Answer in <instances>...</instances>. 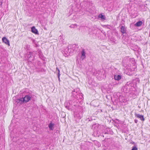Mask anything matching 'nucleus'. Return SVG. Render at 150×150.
<instances>
[{
  "mask_svg": "<svg viewBox=\"0 0 150 150\" xmlns=\"http://www.w3.org/2000/svg\"><path fill=\"white\" fill-rule=\"evenodd\" d=\"M134 88L132 83L127 82V84L123 87V91L125 93H129L130 94V96L134 97L135 95L134 91Z\"/></svg>",
  "mask_w": 150,
  "mask_h": 150,
  "instance_id": "f257e3e1",
  "label": "nucleus"
},
{
  "mask_svg": "<svg viewBox=\"0 0 150 150\" xmlns=\"http://www.w3.org/2000/svg\"><path fill=\"white\" fill-rule=\"evenodd\" d=\"M79 89L76 88L72 92V97L76 99L79 103L83 99V95L79 92Z\"/></svg>",
  "mask_w": 150,
  "mask_h": 150,
  "instance_id": "f03ea898",
  "label": "nucleus"
},
{
  "mask_svg": "<svg viewBox=\"0 0 150 150\" xmlns=\"http://www.w3.org/2000/svg\"><path fill=\"white\" fill-rule=\"evenodd\" d=\"M73 102L71 100L66 102L64 103L65 108L68 110H71L72 108Z\"/></svg>",
  "mask_w": 150,
  "mask_h": 150,
  "instance_id": "7ed1b4c3",
  "label": "nucleus"
},
{
  "mask_svg": "<svg viewBox=\"0 0 150 150\" xmlns=\"http://www.w3.org/2000/svg\"><path fill=\"white\" fill-rule=\"evenodd\" d=\"M31 98V95H26L24 98H21V102L26 103L30 100Z\"/></svg>",
  "mask_w": 150,
  "mask_h": 150,
  "instance_id": "20e7f679",
  "label": "nucleus"
},
{
  "mask_svg": "<svg viewBox=\"0 0 150 150\" xmlns=\"http://www.w3.org/2000/svg\"><path fill=\"white\" fill-rule=\"evenodd\" d=\"M70 46H68V48L65 49L64 52L65 54L67 55H68L70 53L71 54L72 51L71 50V49H69Z\"/></svg>",
  "mask_w": 150,
  "mask_h": 150,
  "instance_id": "39448f33",
  "label": "nucleus"
},
{
  "mask_svg": "<svg viewBox=\"0 0 150 150\" xmlns=\"http://www.w3.org/2000/svg\"><path fill=\"white\" fill-rule=\"evenodd\" d=\"M2 41L3 42H4L5 44L8 45L9 46L10 45L9 40L5 37L2 38Z\"/></svg>",
  "mask_w": 150,
  "mask_h": 150,
  "instance_id": "423d86ee",
  "label": "nucleus"
},
{
  "mask_svg": "<svg viewBox=\"0 0 150 150\" xmlns=\"http://www.w3.org/2000/svg\"><path fill=\"white\" fill-rule=\"evenodd\" d=\"M28 57L29 61H32L33 59V55L32 53L29 52L28 54Z\"/></svg>",
  "mask_w": 150,
  "mask_h": 150,
  "instance_id": "0eeeda50",
  "label": "nucleus"
},
{
  "mask_svg": "<svg viewBox=\"0 0 150 150\" xmlns=\"http://www.w3.org/2000/svg\"><path fill=\"white\" fill-rule=\"evenodd\" d=\"M81 58L83 59L86 57V52L84 49H83L81 52Z\"/></svg>",
  "mask_w": 150,
  "mask_h": 150,
  "instance_id": "6e6552de",
  "label": "nucleus"
},
{
  "mask_svg": "<svg viewBox=\"0 0 150 150\" xmlns=\"http://www.w3.org/2000/svg\"><path fill=\"white\" fill-rule=\"evenodd\" d=\"M78 47V45L76 44H73L71 45V47L70 46V49L71 48V50H72L73 51L75 50H76Z\"/></svg>",
  "mask_w": 150,
  "mask_h": 150,
  "instance_id": "1a4fd4ad",
  "label": "nucleus"
},
{
  "mask_svg": "<svg viewBox=\"0 0 150 150\" xmlns=\"http://www.w3.org/2000/svg\"><path fill=\"white\" fill-rule=\"evenodd\" d=\"M135 117L139 118L142 121H143L144 120V116L143 115L136 113L135 114Z\"/></svg>",
  "mask_w": 150,
  "mask_h": 150,
  "instance_id": "9d476101",
  "label": "nucleus"
},
{
  "mask_svg": "<svg viewBox=\"0 0 150 150\" xmlns=\"http://www.w3.org/2000/svg\"><path fill=\"white\" fill-rule=\"evenodd\" d=\"M120 31L122 34L125 33L126 31V28L125 26L122 25L120 28Z\"/></svg>",
  "mask_w": 150,
  "mask_h": 150,
  "instance_id": "9b49d317",
  "label": "nucleus"
},
{
  "mask_svg": "<svg viewBox=\"0 0 150 150\" xmlns=\"http://www.w3.org/2000/svg\"><path fill=\"white\" fill-rule=\"evenodd\" d=\"M121 78V76L120 75L116 74L114 76V79L115 80L117 81H119Z\"/></svg>",
  "mask_w": 150,
  "mask_h": 150,
  "instance_id": "f8f14e48",
  "label": "nucleus"
},
{
  "mask_svg": "<svg viewBox=\"0 0 150 150\" xmlns=\"http://www.w3.org/2000/svg\"><path fill=\"white\" fill-rule=\"evenodd\" d=\"M31 31L32 33L35 34H38V31L36 29L35 27L34 26H33L31 28Z\"/></svg>",
  "mask_w": 150,
  "mask_h": 150,
  "instance_id": "ddd939ff",
  "label": "nucleus"
},
{
  "mask_svg": "<svg viewBox=\"0 0 150 150\" xmlns=\"http://www.w3.org/2000/svg\"><path fill=\"white\" fill-rule=\"evenodd\" d=\"M99 124L98 123H95L92 125V128L95 129V130H96L99 127Z\"/></svg>",
  "mask_w": 150,
  "mask_h": 150,
  "instance_id": "4468645a",
  "label": "nucleus"
},
{
  "mask_svg": "<svg viewBox=\"0 0 150 150\" xmlns=\"http://www.w3.org/2000/svg\"><path fill=\"white\" fill-rule=\"evenodd\" d=\"M54 124L52 123L51 122L48 125V127L50 130H53L54 128Z\"/></svg>",
  "mask_w": 150,
  "mask_h": 150,
  "instance_id": "2eb2a0df",
  "label": "nucleus"
},
{
  "mask_svg": "<svg viewBox=\"0 0 150 150\" xmlns=\"http://www.w3.org/2000/svg\"><path fill=\"white\" fill-rule=\"evenodd\" d=\"M142 24V22L141 21H139L137 22L135 24V25L137 27H139L141 26Z\"/></svg>",
  "mask_w": 150,
  "mask_h": 150,
  "instance_id": "dca6fc26",
  "label": "nucleus"
},
{
  "mask_svg": "<svg viewBox=\"0 0 150 150\" xmlns=\"http://www.w3.org/2000/svg\"><path fill=\"white\" fill-rule=\"evenodd\" d=\"M98 18H100L102 20H105V18L104 16L101 14L99 15Z\"/></svg>",
  "mask_w": 150,
  "mask_h": 150,
  "instance_id": "f3484780",
  "label": "nucleus"
},
{
  "mask_svg": "<svg viewBox=\"0 0 150 150\" xmlns=\"http://www.w3.org/2000/svg\"><path fill=\"white\" fill-rule=\"evenodd\" d=\"M59 39L60 41L62 42L63 43H64L63 40H64V39L63 37L60 35L59 38Z\"/></svg>",
  "mask_w": 150,
  "mask_h": 150,
  "instance_id": "a211bd4d",
  "label": "nucleus"
},
{
  "mask_svg": "<svg viewBox=\"0 0 150 150\" xmlns=\"http://www.w3.org/2000/svg\"><path fill=\"white\" fill-rule=\"evenodd\" d=\"M94 143L98 147H99L100 146V143L99 142L97 141H95Z\"/></svg>",
  "mask_w": 150,
  "mask_h": 150,
  "instance_id": "6ab92c4d",
  "label": "nucleus"
},
{
  "mask_svg": "<svg viewBox=\"0 0 150 150\" xmlns=\"http://www.w3.org/2000/svg\"><path fill=\"white\" fill-rule=\"evenodd\" d=\"M56 69L58 71V72L57 73V76L58 79H59V77H60V71L59 69L57 67L56 68Z\"/></svg>",
  "mask_w": 150,
  "mask_h": 150,
  "instance_id": "aec40b11",
  "label": "nucleus"
},
{
  "mask_svg": "<svg viewBox=\"0 0 150 150\" xmlns=\"http://www.w3.org/2000/svg\"><path fill=\"white\" fill-rule=\"evenodd\" d=\"M76 25H77L76 24H72L70 26V27L71 28H74L76 26Z\"/></svg>",
  "mask_w": 150,
  "mask_h": 150,
  "instance_id": "412c9836",
  "label": "nucleus"
},
{
  "mask_svg": "<svg viewBox=\"0 0 150 150\" xmlns=\"http://www.w3.org/2000/svg\"><path fill=\"white\" fill-rule=\"evenodd\" d=\"M137 148L135 146H134L131 150H137Z\"/></svg>",
  "mask_w": 150,
  "mask_h": 150,
  "instance_id": "4be33fe9",
  "label": "nucleus"
},
{
  "mask_svg": "<svg viewBox=\"0 0 150 150\" xmlns=\"http://www.w3.org/2000/svg\"><path fill=\"white\" fill-rule=\"evenodd\" d=\"M20 101L21 102V98H20V99H17L16 100V102L17 103H18L20 102ZM21 103L22 102H21Z\"/></svg>",
  "mask_w": 150,
  "mask_h": 150,
  "instance_id": "5701e85b",
  "label": "nucleus"
},
{
  "mask_svg": "<svg viewBox=\"0 0 150 150\" xmlns=\"http://www.w3.org/2000/svg\"><path fill=\"white\" fill-rule=\"evenodd\" d=\"M2 4V0H0V6Z\"/></svg>",
  "mask_w": 150,
  "mask_h": 150,
  "instance_id": "b1692460",
  "label": "nucleus"
},
{
  "mask_svg": "<svg viewBox=\"0 0 150 150\" xmlns=\"http://www.w3.org/2000/svg\"><path fill=\"white\" fill-rule=\"evenodd\" d=\"M137 122H138V120H136V119H135V120H134V122H135V123H137Z\"/></svg>",
  "mask_w": 150,
  "mask_h": 150,
  "instance_id": "393cba45",
  "label": "nucleus"
},
{
  "mask_svg": "<svg viewBox=\"0 0 150 150\" xmlns=\"http://www.w3.org/2000/svg\"><path fill=\"white\" fill-rule=\"evenodd\" d=\"M88 119H89L88 121H91V120H92V119L91 118V117H90V118H88Z\"/></svg>",
  "mask_w": 150,
  "mask_h": 150,
  "instance_id": "a878e982",
  "label": "nucleus"
},
{
  "mask_svg": "<svg viewBox=\"0 0 150 150\" xmlns=\"http://www.w3.org/2000/svg\"><path fill=\"white\" fill-rule=\"evenodd\" d=\"M112 40L113 41V42H115L116 40H115V39L114 38H112Z\"/></svg>",
  "mask_w": 150,
  "mask_h": 150,
  "instance_id": "bb28decb",
  "label": "nucleus"
},
{
  "mask_svg": "<svg viewBox=\"0 0 150 150\" xmlns=\"http://www.w3.org/2000/svg\"><path fill=\"white\" fill-rule=\"evenodd\" d=\"M108 134V133H107V132H105V134Z\"/></svg>",
  "mask_w": 150,
  "mask_h": 150,
  "instance_id": "cd10ccee",
  "label": "nucleus"
},
{
  "mask_svg": "<svg viewBox=\"0 0 150 150\" xmlns=\"http://www.w3.org/2000/svg\"><path fill=\"white\" fill-rule=\"evenodd\" d=\"M41 51H39V54H40V53H41Z\"/></svg>",
  "mask_w": 150,
  "mask_h": 150,
  "instance_id": "c85d7f7f",
  "label": "nucleus"
},
{
  "mask_svg": "<svg viewBox=\"0 0 150 150\" xmlns=\"http://www.w3.org/2000/svg\"><path fill=\"white\" fill-rule=\"evenodd\" d=\"M42 70H41V71H43V70H44V69H42Z\"/></svg>",
  "mask_w": 150,
  "mask_h": 150,
  "instance_id": "c756f323",
  "label": "nucleus"
},
{
  "mask_svg": "<svg viewBox=\"0 0 150 150\" xmlns=\"http://www.w3.org/2000/svg\"><path fill=\"white\" fill-rule=\"evenodd\" d=\"M59 80V81H60V77H59V79H58Z\"/></svg>",
  "mask_w": 150,
  "mask_h": 150,
  "instance_id": "7c9ffc66",
  "label": "nucleus"
},
{
  "mask_svg": "<svg viewBox=\"0 0 150 150\" xmlns=\"http://www.w3.org/2000/svg\"><path fill=\"white\" fill-rule=\"evenodd\" d=\"M103 32H104V31H103H103H102V33H103Z\"/></svg>",
  "mask_w": 150,
  "mask_h": 150,
  "instance_id": "2f4dec72",
  "label": "nucleus"
},
{
  "mask_svg": "<svg viewBox=\"0 0 150 150\" xmlns=\"http://www.w3.org/2000/svg\"><path fill=\"white\" fill-rule=\"evenodd\" d=\"M103 32H104V31H103H103H102V33H103Z\"/></svg>",
  "mask_w": 150,
  "mask_h": 150,
  "instance_id": "473e14b6",
  "label": "nucleus"
}]
</instances>
